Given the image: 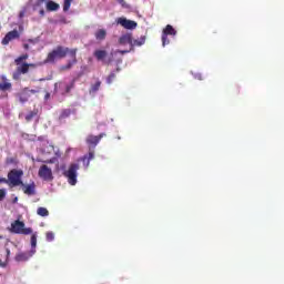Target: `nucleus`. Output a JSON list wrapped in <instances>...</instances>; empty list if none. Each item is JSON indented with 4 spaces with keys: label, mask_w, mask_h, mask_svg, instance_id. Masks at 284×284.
<instances>
[{
    "label": "nucleus",
    "mask_w": 284,
    "mask_h": 284,
    "mask_svg": "<svg viewBox=\"0 0 284 284\" xmlns=\"http://www.w3.org/2000/svg\"><path fill=\"white\" fill-rule=\"evenodd\" d=\"M44 163H54V160L44 161Z\"/></svg>",
    "instance_id": "obj_43"
},
{
    "label": "nucleus",
    "mask_w": 284,
    "mask_h": 284,
    "mask_svg": "<svg viewBox=\"0 0 284 284\" xmlns=\"http://www.w3.org/2000/svg\"><path fill=\"white\" fill-rule=\"evenodd\" d=\"M162 45L163 48H165V45H170V38H168V36L164 33H162Z\"/></svg>",
    "instance_id": "obj_30"
},
{
    "label": "nucleus",
    "mask_w": 284,
    "mask_h": 284,
    "mask_svg": "<svg viewBox=\"0 0 284 284\" xmlns=\"http://www.w3.org/2000/svg\"><path fill=\"white\" fill-rule=\"evenodd\" d=\"M6 199V189H0V201H3Z\"/></svg>",
    "instance_id": "obj_34"
},
{
    "label": "nucleus",
    "mask_w": 284,
    "mask_h": 284,
    "mask_svg": "<svg viewBox=\"0 0 284 284\" xmlns=\"http://www.w3.org/2000/svg\"><path fill=\"white\" fill-rule=\"evenodd\" d=\"M118 23L125 28V30H134L136 28V22L132 20H128L125 18H119Z\"/></svg>",
    "instance_id": "obj_11"
},
{
    "label": "nucleus",
    "mask_w": 284,
    "mask_h": 284,
    "mask_svg": "<svg viewBox=\"0 0 284 284\" xmlns=\"http://www.w3.org/2000/svg\"><path fill=\"white\" fill-rule=\"evenodd\" d=\"M162 34H165L166 37H176V29L172 27V24H168L163 31Z\"/></svg>",
    "instance_id": "obj_17"
},
{
    "label": "nucleus",
    "mask_w": 284,
    "mask_h": 284,
    "mask_svg": "<svg viewBox=\"0 0 284 284\" xmlns=\"http://www.w3.org/2000/svg\"><path fill=\"white\" fill-rule=\"evenodd\" d=\"M73 113L72 109H63L61 112H60V115H59V121H63L65 119H69V116H71Z\"/></svg>",
    "instance_id": "obj_21"
},
{
    "label": "nucleus",
    "mask_w": 284,
    "mask_h": 284,
    "mask_svg": "<svg viewBox=\"0 0 284 284\" xmlns=\"http://www.w3.org/2000/svg\"><path fill=\"white\" fill-rule=\"evenodd\" d=\"M94 37L97 41H104L105 37H108V31H105V29H99L95 31Z\"/></svg>",
    "instance_id": "obj_18"
},
{
    "label": "nucleus",
    "mask_w": 284,
    "mask_h": 284,
    "mask_svg": "<svg viewBox=\"0 0 284 284\" xmlns=\"http://www.w3.org/2000/svg\"><path fill=\"white\" fill-rule=\"evenodd\" d=\"M28 48H30L29 44H24V50H28Z\"/></svg>",
    "instance_id": "obj_45"
},
{
    "label": "nucleus",
    "mask_w": 284,
    "mask_h": 284,
    "mask_svg": "<svg viewBox=\"0 0 284 284\" xmlns=\"http://www.w3.org/2000/svg\"><path fill=\"white\" fill-rule=\"evenodd\" d=\"M22 176L23 170L13 169L8 173V181L12 187H18V185H23Z\"/></svg>",
    "instance_id": "obj_3"
},
{
    "label": "nucleus",
    "mask_w": 284,
    "mask_h": 284,
    "mask_svg": "<svg viewBox=\"0 0 284 284\" xmlns=\"http://www.w3.org/2000/svg\"><path fill=\"white\" fill-rule=\"evenodd\" d=\"M29 92V94H37V90H34V89H31L30 91H28Z\"/></svg>",
    "instance_id": "obj_40"
},
{
    "label": "nucleus",
    "mask_w": 284,
    "mask_h": 284,
    "mask_svg": "<svg viewBox=\"0 0 284 284\" xmlns=\"http://www.w3.org/2000/svg\"><path fill=\"white\" fill-rule=\"evenodd\" d=\"M114 79H116V73L111 72L106 78V83L110 85L111 83H113Z\"/></svg>",
    "instance_id": "obj_28"
},
{
    "label": "nucleus",
    "mask_w": 284,
    "mask_h": 284,
    "mask_svg": "<svg viewBox=\"0 0 284 284\" xmlns=\"http://www.w3.org/2000/svg\"><path fill=\"white\" fill-rule=\"evenodd\" d=\"M99 88H101V81L95 82L92 88L91 91L92 92H99Z\"/></svg>",
    "instance_id": "obj_32"
},
{
    "label": "nucleus",
    "mask_w": 284,
    "mask_h": 284,
    "mask_svg": "<svg viewBox=\"0 0 284 284\" xmlns=\"http://www.w3.org/2000/svg\"><path fill=\"white\" fill-rule=\"evenodd\" d=\"M31 250H37V233L31 235Z\"/></svg>",
    "instance_id": "obj_26"
},
{
    "label": "nucleus",
    "mask_w": 284,
    "mask_h": 284,
    "mask_svg": "<svg viewBox=\"0 0 284 284\" xmlns=\"http://www.w3.org/2000/svg\"><path fill=\"white\" fill-rule=\"evenodd\" d=\"M45 239H47V241H49V242L54 241V233H53V232H47Z\"/></svg>",
    "instance_id": "obj_33"
},
{
    "label": "nucleus",
    "mask_w": 284,
    "mask_h": 284,
    "mask_svg": "<svg viewBox=\"0 0 284 284\" xmlns=\"http://www.w3.org/2000/svg\"><path fill=\"white\" fill-rule=\"evenodd\" d=\"M94 159V151H90L88 155H84L81 161L83 162L85 168L90 166V161Z\"/></svg>",
    "instance_id": "obj_19"
},
{
    "label": "nucleus",
    "mask_w": 284,
    "mask_h": 284,
    "mask_svg": "<svg viewBox=\"0 0 284 284\" xmlns=\"http://www.w3.org/2000/svg\"><path fill=\"white\" fill-rule=\"evenodd\" d=\"M70 52H72V49L63 45H58L55 49L48 53L44 63H54L57 59H65L68 54L70 55Z\"/></svg>",
    "instance_id": "obj_1"
},
{
    "label": "nucleus",
    "mask_w": 284,
    "mask_h": 284,
    "mask_svg": "<svg viewBox=\"0 0 284 284\" xmlns=\"http://www.w3.org/2000/svg\"><path fill=\"white\" fill-rule=\"evenodd\" d=\"M8 264H6V262H3L2 260H0V267H6Z\"/></svg>",
    "instance_id": "obj_39"
},
{
    "label": "nucleus",
    "mask_w": 284,
    "mask_h": 284,
    "mask_svg": "<svg viewBox=\"0 0 284 284\" xmlns=\"http://www.w3.org/2000/svg\"><path fill=\"white\" fill-rule=\"evenodd\" d=\"M20 103H28V101L30 100V92L28 91V89H24L22 92L17 94Z\"/></svg>",
    "instance_id": "obj_15"
},
{
    "label": "nucleus",
    "mask_w": 284,
    "mask_h": 284,
    "mask_svg": "<svg viewBox=\"0 0 284 284\" xmlns=\"http://www.w3.org/2000/svg\"><path fill=\"white\" fill-rule=\"evenodd\" d=\"M39 1L43 2V1H45V0H39Z\"/></svg>",
    "instance_id": "obj_48"
},
{
    "label": "nucleus",
    "mask_w": 284,
    "mask_h": 284,
    "mask_svg": "<svg viewBox=\"0 0 284 284\" xmlns=\"http://www.w3.org/2000/svg\"><path fill=\"white\" fill-rule=\"evenodd\" d=\"M93 57H95L97 61H104L108 57V51L98 49L93 52Z\"/></svg>",
    "instance_id": "obj_16"
},
{
    "label": "nucleus",
    "mask_w": 284,
    "mask_h": 284,
    "mask_svg": "<svg viewBox=\"0 0 284 284\" xmlns=\"http://www.w3.org/2000/svg\"><path fill=\"white\" fill-rule=\"evenodd\" d=\"M196 79H199L200 81H203V77L201 74H197Z\"/></svg>",
    "instance_id": "obj_41"
},
{
    "label": "nucleus",
    "mask_w": 284,
    "mask_h": 284,
    "mask_svg": "<svg viewBox=\"0 0 284 284\" xmlns=\"http://www.w3.org/2000/svg\"><path fill=\"white\" fill-rule=\"evenodd\" d=\"M7 256H10V248H7Z\"/></svg>",
    "instance_id": "obj_44"
},
{
    "label": "nucleus",
    "mask_w": 284,
    "mask_h": 284,
    "mask_svg": "<svg viewBox=\"0 0 284 284\" xmlns=\"http://www.w3.org/2000/svg\"><path fill=\"white\" fill-rule=\"evenodd\" d=\"M103 136H105V134H103V133H101L99 135H88L87 143H88V145H91L92 148H97V145H99V143L101 142V139H103Z\"/></svg>",
    "instance_id": "obj_12"
},
{
    "label": "nucleus",
    "mask_w": 284,
    "mask_h": 284,
    "mask_svg": "<svg viewBox=\"0 0 284 284\" xmlns=\"http://www.w3.org/2000/svg\"><path fill=\"white\" fill-rule=\"evenodd\" d=\"M6 164L7 165H17V158H7L6 159Z\"/></svg>",
    "instance_id": "obj_31"
},
{
    "label": "nucleus",
    "mask_w": 284,
    "mask_h": 284,
    "mask_svg": "<svg viewBox=\"0 0 284 284\" xmlns=\"http://www.w3.org/2000/svg\"><path fill=\"white\" fill-rule=\"evenodd\" d=\"M23 14H24L23 12H20V19H22Z\"/></svg>",
    "instance_id": "obj_46"
},
{
    "label": "nucleus",
    "mask_w": 284,
    "mask_h": 284,
    "mask_svg": "<svg viewBox=\"0 0 284 284\" xmlns=\"http://www.w3.org/2000/svg\"><path fill=\"white\" fill-rule=\"evenodd\" d=\"M38 175L40 179H43V181H52L54 178L52 176V169H50L48 165L43 164L40 166Z\"/></svg>",
    "instance_id": "obj_5"
},
{
    "label": "nucleus",
    "mask_w": 284,
    "mask_h": 284,
    "mask_svg": "<svg viewBox=\"0 0 284 284\" xmlns=\"http://www.w3.org/2000/svg\"><path fill=\"white\" fill-rule=\"evenodd\" d=\"M30 68H36L34 64L30 63H22V65L17 68V72L13 73V79L17 81V79H19L20 74H28V72H30Z\"/></svg>",
    "instance_id": "obj_7"
},
{
    "label": "nucleus",
    "mask_w": 284,
    "mask_h": 284,
    "mask_svg": "<svg viewBox=\"0 0 284 284\" xmlns=\"http://www.w3.org/2000/svg\"><path fill=\"white\" fill-rule=\"evenodd\" d=\"M0 90L1 92H8V90H12V83H10V80L6 75L0 77Z\"/></svg>",
    "instance_id": "obj_13"
},
{
    "label": "nucleus",
    "mask_w": 284,
    "mask_h": 284,
    "mask_svg": "<svg viewBox=\"0 0 284 284\" xmlns=\"http://www.w3.org/2000/svg\"><path fill=\"white\" fill-rule=\"evenodd\" d=\"M79 164L72 163L68 171H64L63 175L68 179L70 185H77V171L79 170Z\"/></svg>",
    "instance_id": "obj_4"
},
{
    "label": "nucleus",
    "mask_w": 284,
    "mask_h": 284,
    "mask_svg": "<svg viewBox=\"0 0 284 284\" xmlns=\"http://www.w3.org/2000/svg\"><path fill=\"white\" fill-rule=\"evenodd\" d=\"M19 37H20L19 31L17 30L9 31L2 39V45H8L10 41H14V39H19Z\"/></svg>",
    "instance_id": "obj_10"
},
{
    "label": "nucleus",
    "mask_w": 284,
    "mask_h": 284,
    "mask_svg": "<svg viewBox=\"0 0 284 284\" xmlns=\"http://www.w3.org/2000/svg\"><path fill=\"white\" fill-rule=\"evenodd\" d=\"M57 85H59V83H55V84H54V88H57Z\"/></svg>",
    "instance_id": "obj_47"
},
{
    "label": "nucleus",
    "mask_w": 284,
    "mask_h": 284,
    "mask_svg": "<svg viewBox=\"0 0 284 284\" xmlns=\"http://www.w3.org/2000/svg\"><path fill=\"white\" fill-rule=\"evenodd\" d=\"M22 187V191L24 194H27V196H34V194H37V184L34 183V181H31L30 184H24L22 182V184H20Z\"/></svg>",
    "instance_id": "obj_8"
},
{
    "label": "nucleus",
    "mask_w": 284,
    "mask_h": 284,
    "mask_svg": "<svg viewBox=\"0 0 284 284\" xmlns=\"http://www.w3.org/2000/svg\"><path fill=\"white\" fill-rule=\"evenodd\" d=\"M74 83H75V80H72V81L70 82V84H67V85H65V90H64L65 94H70V92H72V90H73V88H74Z\"/></svg>",
    "instance_id": "obj_24"
},
{
    "label": "nucleus",
    "mask_w": 284,
    "mask_h": 284,
    "mask_svg": "<svg viewBox=\"0 0 284 284\" xmlns=\"http://www.w3.org/2000/svg\"><path fill=\"white\" fill-rule=\"evenodd\" d=\"M50 99V92H47L45 94H44V101H48Z\"/></svg>",
    "instance_id": "obj_38"
},
{
    "label": "nucleus",
    "mask_w": 284,
    "mask_h": 284,
    "mask_svg": "<svg viewBox=\"0 0 284 284\" xmlns=\"http://www.w3.org/2000/svg\"><path fill=\"white\" fill-rule=\"evenodd\" d=\"M145 36L140 37L139 39L132 40V48H139L145 45Z\"/></svg>",
    "instance_id": "obj_22"
},
{
    "label": "nucleus",
    "mask_w": 284,
    "mask_h": 284,
    "mask_svg": "<svg viewBox=\"0 0 284 284\" xmlns=\"http://www.w3.org/2000/svg\"><path fill=\"white\" fill-rule=\"evenodd\" d=\"M0 183H10V181L7 180L6 178H0Z\"/></svg>",
    "instance_id": "obj_37"
},
{
    "label": "nucleus",
    "mask_w": 284,
    "mask_h": 284,
    "mask_svg": "<svg viewBox=\"0 0 284 284\" xmlns=\"http://www.w3.org/2000/svg\"><path fill=\"white\" fill-rule=\"evenodd\" d=\"M119 54H128V52H130V50H118Z\"/></svg>",
    "instance_id": "obj_36"
},
{
    "label": "nucleus",
    "mask_w": 284,
    "mask_h": 284,
    "mask_svg": "<svg viewBox=\"0 0 284 284\" xmlns=\"http://www.w3.org/2000/svg\"><path fill=\"white\" fill-rule=\"evenodd\" d=\"M72 1L73 0H64V3H63V11L64 12H68V10H70V7L72 6Z\"/></svg>",
    "instance_id": "obj_27"
},
{
    "label": "nucleus",
    "mask_w": 284,
    "mask_h": 284,
    "mask_svg": "<svg viewBox=\"0 0 284 284\" xmlns=\"http://www.w3.org/2000/svg\"><path fill=\"white\" fill-rule=\"evenodd\" d=\"M77 52H79V49H72L70 51V57H71V60L65 64V65H62L60 68V70H62L63 72H65V70H72V65H77L78 63V60H77Z\"/></svg>",
    "instance_id": "obj_6"
},
{
    "label": "nucleus",
    "mask_w": 284,
    "mask_h": 284,
    "mask_svg": "<svg viewBox=\"0 0 284 284\" xmlns=\"http://www.w3.org/2000/svg\"><path fill=\"white\" fill-rule=\"evenodd\" d=\"M28 59V54H22L20 57H18L16 60H14V63L16 65H21V62L22 61H26Z\"/></svg>",
    "instance_id": "obj_25"
},
{
    "label": "nucleus",
    "mask_w": 284,
    "mask_h": 284,
    "mask_svg": "<svg viewBox=\"0 0 284 284\" xmlns=\"http://www.w3.org/2000/svg\"><path fill=\"white\" fill-rule=\"evenodd\" d=\"M118 3H120V6H122V8H128V3L125 2V0H116Z\"/></svg>",
    "instance_id": "obj_35"
},
{
    "label": "nucleus",
    "mask_w": 284,
    "mask_h": 284,
    "mask_svg": "<svg viewBox=\"0 0 284 284\" xmlns=\"http://www.w3.org/2000/svg\"><path fill=\"white\" fill-rule=\"evenodd\" d=\"M34 254H37V250H30L29 252L18 253L16 255V261H18L19 263L30 261V258H32Z\"/></svg>",
    "instance_id": "obj_9"
},
{
    "label": "nucleus",
    "mask_w": 284,
    "mask_h": 284,
    "mask_svg": "<svg viewBox=\"0 0 284 284\" xmlns=\"http://www.w3.org/2000/svg\"><path fill=\"white\" fill-rule=\"evenodd\" d=\"M120 45H131L132 48V33H126L120 37L119 39Z\"/></svg>",
    "instance_id": "obj_14"
},
{
    "label": "nucleus",
    "mask_w": 284,
    "mask_h": 284,
    "mask_svg": "<svg viewBox=\"0 0 284 284\" xmlns=\"http://www.w3.org/2000/svg\"><path fill=\"white\" fill-rule=\"evenodd\" d=\"M37 214L39 216H49L50 215V211H48V209L43 207V206H40L38 207L37 210Z\"/></svg>",
    "instance_id": "obj_23"
},
{
    "label": "nucleus",
    "mask_w": 284,
    "mask_h": 284,
    "mask_svg": "<svg viewBox=\"0 0 284 284\" xmlns=\"http://www.w3.org/2000/svg\"><path fill=\"white\" fill-rule=\"evenodd\" d=\"M10 232L12 234H23L28 236V234H32L31 227H26V223L21 222L20 220H16L11 223Z\"/></svg>",
    "instance_id": "obj_2"
},
{
    "label": "nucleus",
    "mask_w": 284,
    "mask_h": 284,
    "mask_svg": "<svg viewBox=\"0 0 284 284\" xmlns=\"http://www.w3.org/2000/svg\"><path fill=\"white\" fill-rule=\"evenodd\" d=\"M59 8H60L59 3H57V2H54L52 0H49L47 2V10L49 12H57V10H59Z\"/></svg>",
    "instance_id": "obj_20"
},
{
    "label": "nucleus",
    "mask_w": 284,
    "mask_h": 284,
    "mask_svg": "<svg viewBox=\"0 0 284 284\" xmlns=\"http://www.w3.org/2000/svg\"><path fill=\"white\" fill-rule=\"evenodd\" d=\"M33 116H37V111H31V112H29L27 115H26V121L28 122V123H30V121H32V118Z\"/></svg>",
    "instance_id": "obj_29"
},
{
    "label": "nucleus",
    "mask_w": 284,
    "mask_h": 284,
    "mask_svg": "<svg viewBox=\"0 0 284 284\" xmlns=\"http://www.w3.org/2000/svg\"><path fill=\"white\" fill-rule=\"evenodd\" d=\"M12 203H19V197H14V199L12 200Z\"/></svg>",
    "instance_id": "obj_42"
}]
</instances>
